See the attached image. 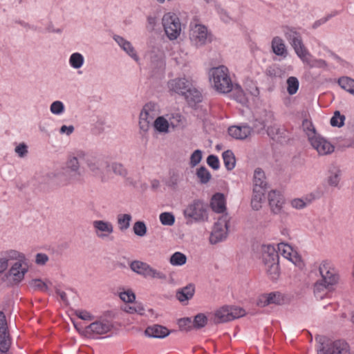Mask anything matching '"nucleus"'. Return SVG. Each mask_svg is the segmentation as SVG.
<instances>
[{
  "instance_id": "obj_26",
  "label": "nucleus",
  "mask_w": 354,
  "mask_h": 354,
  "mask_svg": "<svg viewBox=\"0 0 354 354\" xmlns=\"http://www.w3.org/2000/svg\"><path fill=\"white\" fill-rule=\"evenodd\" d=\"M171 129H175L185 125L186 120L179 112L175 111L166 115Z\"/></svg>"
},
{
  "instance_id": "obj_9",
  "label": "nucleus",
  "mask_w": 354,
  "mask_h": 354,
  "mask_svg": "<svg viewBox=\"0 0 354 354\" xmlns=\"http://www.w3.org/2000/svg\"><path fill=\"white\" fill-rule=\"evenodd\" d=\"M286 38L290 41L297 56L302 59L308 55V50L304 46L301 35L292 28H286L284 30Z\"/></svg>"
},
{
  "instance_id": "obj_33",
  "label": "nucleus",
  "mask_w": 354,
  "mask_h": 354,
  "mask_svg": "<svg viewBox=\"0 0 354 354\" xmlns=\"http://www.w3.org/2000/svg\"><path fill=\"white\" fill-rule=\"evenodd\" d=\"M334 289L326 287L324 283L319 279L314 284V294L317 299H323L328 292Z\"/></svg>"
},
{
  "instance_id": "obj_8",
  "label": "nucleus",
  "mask_w": 354,
  "mask_h": 354,
  "mask_svg": "<svg viewBox=\"0 0 354 354\" xmlns=\"http://www.w3.org/2000/svg\"><path fill=\"white\" fill-rule=\"evenodd\" d=\"M189 39L195 46L205 45L207 41L211 40V34L204 25L195 24L190 25Z\"/></svg>"
},
{
  "instance_id": "obj_49",
  "label": "nucleus",
  "mask_w": 354,
  "mask_h": 354,
  "mask_svg": "<svg viewBox=\"0 0 354 354\" xmlns=\"http://www.w3.org/2000/svg\"><path fill=\"white\" fill-rule=\"evenodd\" d=\"M344 115H341L338 111H336L330 119V124L333 127H342L344 124Z\"/></svg>"
},
{
  "instance_id": "obj_45",
  "label": "nucleus",
  "mask_w": 354,
  "mask_h": 354,
  "mask_svg": "<svg viewBox=\"0 0 354 354\" xmlns=\"http://www.w3.org/2000/svg\"><path fill=\"white\" fill-rule=\"evenodd\" d=\"M133 232L138 236H144L147 234V226L143 221H136L133 227Z\"/></svg>"
},
{
  "instance_id": "obj_29",
  "label": "nucleus",
  "mask_w": 354,
  "mask_h": 354,
  "mask_svg": "<svg viewBox=\"0 0 354 354\" xmlns=\"http://www.w3.org/2000/svg\"><path fill=\"white\" fill-rule=\"evenodd\" d=\"M52 285V283L46 279L45 281L41 279H33L29 282V286L34 290L48 292L50 290V286Z\"/></svg>"
},
{
  "instance_id": "obj_39",
  "label": "nucleus",
  "mask_w": 354,
  "mask_h": 354,
  "mask_svg": "<svg viewBox=\"0 0 354 354\" xmlns=\"http://www.w3.org/2000/svg\"><path fill=\"white\" fill-rule=\"evenodd\" d=\"M187 257L186 256L179 252L174 253L170 257L169 262L172 266H180L186 263Z\"/></svg>"
},
{
  "instance_id": "obj_35",
  "label": "nucleus",
  "mask_w": 354,
  "mask_h": 354,
  "mask_svg": "<svg viewBox=\"0 0 354 354\" xmlns=\"http://www.w3.org/2000/svg\"><path fill=\"white\" fill-rule=\"evenodd\" d=\"M314 199V196L310 194L304 198H295L291 201L290 203L292 207L299 209L306 207L308 205L311 203Z\"/></svg>"
},
{
  "instance_id": "obj_47",
  "label": "nucleus",
  "mask_w": 354,
  "mask_h": 354,
  "mask_svg": "<svg viewBox=\"0 0 354 354\" xmlns=\"http://www.w3.org/2000/svg\"><path fill=\"white\" fill-rule=\"evenodd\" d=\"M192 322L194 329H199L204 327L206 325L207 322V319L204 314L199 313L195 316Z\"/></svg>"
},
{
  "instance_id": "obj_38",
  "label": "nucleus",
  "mask_w": 354,
  "mask_h": 354,
  "mask_svg": "<svg viewBox=\"0 0 354 354\" xmlns=\"http://www.w3.org/2000/svg\"><path fill=\"white\" fill-rule=\"evenodd\" d=\"M131 216L129 214H119L117 218L118 227L120 230H127L130 226Z\"/></svg>"
},
{
  "instance_id": "obj_3",
  "label": "nucleus",
  "mask_w": 354,
  "mask_h": 354,
  "mask_svg": "<svg viewBox=\"0 0 354 354\" xmlns=\"http://www.w3.org/2000/svg\"><path fill=\"white\" fill-rule=\"evenodd\" d=\"M210 82L214 88L221 93H228L233 88L229 70L224 66L213 68L209 72Z\"/></svg>"
},
{
  "instance_id": "obj_50",
  "label": "nucleus",
  "mask_w": 354,
  "mask_h": 354,
  "mask_svg": "<svg viewBox=\"0 0 354 354\" xmlns=\"http://www.w3.org/2000/svg\"><path fill=\"white\" fill-rule=\"evenodd\" d=\"M120 298L124 302L132 303L133 301H134L136 296L131 290H127L120 293Z\"/></svg>"
},
{
  "instance_id": "obj_2",
  "label": "nucleus",
  "mask_w": 354,
  "mask_h": 354,
  "mask_svg": "<svg viewBox=\"0 0 354 354\" xmlns=\"http://www.w3.org/2000/svg\"><path fill=\"white\" fill-rule=\"evenodd\" d=\"M183 216L187 224L203 223L208 221V206L201 199H194L183 209Z\"/></svg>"
},
{
  "instance_id": "obj_57",
  "label": "nucleus",
  "mask_w": 354,
  "mask_h": 354,
  "mask_svg": "<svg viewBox=\"0 0 354 354\" xmlns=\"http://www.w3.org/2000/svg\"><path fill=\"white\" fill-rule=\"evenodd\" d=\"M111 168L113 172L116 174L124 176L127 174L126 169L123 167V166L121 164H113Z\"/></svg>"
},
{
  "instance_id": "obj_28",
  "label": "nucleus",
  "mask_w": 354,
  "mask_h": 354,
  "mask_svg": "<svg viewBox=\"0 0 354 354\" xmlns=\"http://www.w3.org/2000/svg\"><path fill=\"white\" fill-rule=\"evenodd\" d=\"M195 292L194 286L192 284H189L187 286L180 288L176 292V298L178 300L183 303L188 301L194 296Z\"/></svg>"
},
{
  "instance_id": "obj_5",
  "label": "nucleus",
  "mask_w": 354,
  "mask_h": 354,
  "mask_svg": "<svg viewBox=\"0 0 354 354\" xmlns=\"http://www.w3.org/2000/svg\"><path fill=\"white\" fill-rule=\"evenodd\" d=\"M162 24L165 32L170 40L176 39L181 32V24L179 18L173 13L168 12L163 15Z\"/></svg>"
},
{
  "instance_id": "obj_16",
  "label": "nucleus",
  "mask_w": 354,
  "mask_h": 354,
  "mask_svg": "<svg viewBox=\"0 0 354 354\" xmlns=\"http://www.w3.org/2000/svg\"><path fill=\"white\" fill-rule=\"evenodd\" d=\"M95 235L101 239L109 237L113 232V225L109 221L95 220L93 222Z\"/></svg>"
},
{
  "instance_id": "obj_60",
  "label": "nucleus",
  "mask_w": 354,
  "mask_h": 354,
  "mask_svg": "<svg viewBox=\"0 0 354 354\" xmlns=\"http://www.w3.org/2000/svg\"><path fill=\"white\" fill-rule=\"evenodd\" d=\"M48 261V257L46 254L38 253L36 255L35 262L38 265H44Z\"/></svg>"
},
{
  "instance_id": "obj_4",
  "label": "nucleus",
  "mask_w": 354,
  "mask_h": 354,
  "mask_svg": "<svg viewBox=\"0 0 354 354\" xmlns=\"http://www.w3.org/2000/svg\"><path fill=\"white\" fill-rule=\"evenodd\" d=\"M319 281L326 287L335 289L339 281V274L335 266L328 261H322L319 266Z\"/></svg>"
},
{
  "instance_id": "obj_42",
  "label": "nucleus",
  "mask_w": 354,
  "mask_h": 354,
  "mask_svg": "<svg viewBox=\"0 0 354 354\" xmlns=\"http://www.w3.org/2000/svg\"><path fill=\"white\" fill-rule=\"evenodd\" d=\"M69 63L74 68H80L84 64V57L79 53H73L70 57Z\"/></svg>"
},
{
  "instance_id": "obj_24",
  "label": "nucleus",
  "mask_w": 354,
  "mask_h": 354,
  "mask_svg": "<svg viewBox=\"0 0 354 354\" xmlns=\"http://www.w3.org/2000/svg\"><path fill=\"white\" fill-rule=\"evenodd\" d=\"M145 334L151 337L163 338L169 334V331L167 328L160 325H153L146 328Z\"/></svg>"
},
{
  "instance_id": "obj_63",
  "label": "nucleus",
  "mask_w": 354,
  "mask_h": 354,
  "mask_svg": "<svg viewBox=\"0 0 354 354\" xmlns=\"http://www.w3.org/2000/svg\"><path fill=\"white\" fill-rule=\"evenodd\" d=\"M8 259L1 258L0 259V273L3 272L8 268Z\"/></svg>"
},
{
  "instance_id": "obj_15",
  "label": "nucleus",
  "mask_w": 354,
  "mask_h": 354,
  "mask_svg": "<svg viewBox=\"0 0 354 354\" xmlns=\"http://www.w3.org/2000/svg\"><path fill=\"white\" fill-rule=\"evenodd\" d=\"M192 82L185 77H177L169 80L167 86L169 92L184 96L188 88H190Z\"/></svg>"
},
{
  "instance_id": "obj_54",
  "label": "nucleus",
  "mask_w": 354,
  "mask_h": 354,
  "mask_svg": "<svg viewBox=\"0 0 354 354\" xmlns=\"http://www.w3.org/2000/svg\"><path fill=\"white\" fill-rule=\"evenodd\" d=\"M77 318L84 321L91 322L94 319V316L91 315L90 311H74Z\"/></svg>"
},
{
  "instance_id": "obj_25",
  "label": "nucleus",
  "mask_w": 354,
  "mask_h": 354,
  "mask_svg": "<svg viewBox=\"0 0 354 354\" xmlns=\"http://www.w3.org/2000/svg\"><path fill=\"white\" fill-rule=\"evenodd\" d=\"M111 325L108 322L98 321L91 323L88 326V330L97 335L105 334L111 330Z\"/></svg>"
},
{
  "instance_id": "obj_62",
  "label": "nucleus",
  "mask_w": 354,
  "mask_h": 354,
  "mask_svg": "<svg viewBox=\"0 0 354 354\" xmlns=\"http://www.w3.org/2000/svg\"><path fill=\"white\" fill-rule=\"evenodd\" d=\"M55 291L56 292V294L57 295L59 296L61 300L64 302V303H66L67 304L68 303V300H67V297H66V294L65 292L61 290L58 286H55Z\"/></svg>"
},
{
  "instance_id": "obj_27",
  "label": "nucleus",
  "mask_w": 354,
  "mask_h": 354,
  "mask_svg": "<svg viewBox=\"0 0 354 354\" xmlns=\"http://www.w3.org/2000/svg\"><path fill=\"white\" fill-rule=\"evenodd\" d=\"M67 168L71 169L70 183L79 181L81 180V174L79 171V162L77 158L73 157L67 162Z\"/></svg>"
},
{
  "instance_id": "obj_41",
  "label": "nucleus",
  "mask_w": 354,
  "mask_h": 354,
  "mask_svg": "<svg viewBox=\"0 0 354 354\" xmlns=\"http://www.w3.org/2000/svg\"><path fill=\"white\" fill-rule=\"evenodd\" d=\"M264 192H254L251 201V205L254 209L258 210L261 207V202L264 196Z\"/></svg>"
},
{
  "instance_id": "obj_51",
  "label": "nucleus",
  "mask_w": 354,
  "mask_h": 354,
  "mask_svg": "<svg viewBox=\"0 0 354 354\" xmlns=\"http://www.w3.org/2000/svg\"><path fill=\"white\" fill-rule=\"evenodd\" d=\"M233 92V94L234 95V97L236 100L239 102H243L244 100V92L243 89L239 86V85L233 84V88L231 91Z\"/></svg>"
},
{
  "instance_id": "obj_10",
  "label": "nucleus",
  "mask_w": 354,
  "mask_h": 354,
  "mask_svg": "<svg viewBox=\"0 0 354 354\" xmlns=\"http://www.w3.org/2000/svg\"><path fill=\"white\" fill-rule=\"evenodd\" d=\"M308 140L319 155L324 156L331 153L334 151L333 145L324 138L311 131L308 134Z\"/></svg>"
},
{
  "instance_id": "obj_34",
  "label": "nucleus",
  "mask_w": 354,
  "mask_h": 354,
  "mask_svg": "<svg viewBox=\"0 0 354 354\" xmlns=\"http://www.w3.org/2000/svg\"><path fill=\"white\" fill-rule=\"evenodd\" d=\"M301 60L310 68H324L326 66V63L324 60L314 58L310 53H308V56H305Z\"/></svg>"
},
{
  "instance_id": "obj_48",
  "label": "nucleus",
  "mask_w": 354,
  "mask_h": 354,
  "mask_svg": "<svg viewBox=\"0 0 354 354\" xmlns=\"http://www.w3.org/2000/svg\"><path fill=\"white\" fill-rule=\"evenodd\" d=\"M159 218L161 223L165 225H172L175 222L174 216L169 212L160 214Z\"/></svg>"
},
{
  "instance_id": "obj_64",
  "label": "nucleus",
  "mask_w": 354,
  "mask_h": 354,
  "mask_svg": "<svg viewBox=\"0 0 354 354\" xmlns=\"http://www.w3.org/2000/svg\"><path fill=\"white\" fill-rule=\"evenodd\" d=\"M74 128L73 126L67 127L66 125H63L60 129V132L62 133H66L67 135H70L73 133Z\"/></svg>"
},
{
  "instance_id": "obj_44",
  "label": "nucleus",
  "mask_w": 354,
  "mask_h": 354,
  "mask_svg": "<svg viewBox=\"0 0 354 354\" xmlns=\"http://www.w3.org/2000/svg\"><path fill=\"white\" fill-rule=\"evenodd\" d=\"M287 91L290 95H293L297 93L299 88V81L295 77H290L287 80Z\"/></svg>"
},
{
  "instance_id": "obj_36",
  "label": "nucleus",
  "mask_w": 354,
  "mask_h": 354,
  "mask_svg": "<svg viewBox=\"0 0 354 354\" xmlns=\"http://www.w3.org/2000/svg\"><path fill=\"white\" fill-rule=\"evenodd\" d=\"M342 88L354 95V80L348 77H342L338 80Z\"/></svg>"
},
{
  "instance_id": "obj_46",
  "label": "nucleus",
  "mask_w": 354,
  "mask_h": 354,
  "mask_svg": "<svg viewBox=\"0 0 354 354\" xmlns=\"http://www.w3.org/2000/svg\"><path fill=\"white\" fill-rule=\"evenodd\" d=\"M196 175L201 183H207L211 178L209 171L204 167H201L197 170Z\"/></svg>"
},
{
  "instance_id": "obj_23",
  "label": "nucleus",
  "mask_w": 354,
  "mask_h": 354,
  "mask_svg": "<svg viewBox=\"0 0 354 354\" xmlns=\"http://www.w3.org/2000/svg\"><path fill=\"white\" fill-rule=\"evenodd\" d=\"M184 97L191 106H194L196 104L201 102L203 99L201 93L194 87L192 82L191 83L190 88H188L186 91Z\"/></svg>"
},
{
  "instance_id": "obj_18",
  "label": "nucleus",
  "mask_w": 354,
  "mask_h": 354,
  "mask_svg": "<svg viewBox=\"0 0 354 354\" xmlns=\"http://www.w3.org/2000/svg\"><path fill=\"white\" fill-rule=\"evenodd\" d=\"M284 201V198L279 192L272 190L269 192V205L274 214H278L281 211Z\"/></svg>"
},
{
  "instance_id": "obj_55",
  "label": "nucleus",
  "mask_w": 354,
  "mask_h": 354,
  "mask_svg": "<svg viewBox=\"0 0 354 354\" xmlns=\"http://www.w3.org/2000/svg\"><path fill=\"white\" fill-rule=\"evenodd\" d=\"M207 163L214 169H218L219 168L218 158L214 155H210L207 157Z\"/></svg>"
},
{
  "instance_id": "obj_37",
  "label": "nucleus",
  "mask_w": 354,
  "mask_h": 354,
  "mask_svg": "<svg viewBox=\"0 0 354 354\" xmlns=\"http://www.w3.org/2000/svg\"><path fill=\"white\" fill-rule=\"evenodd\" d=\"M222 156L226 169L227 170L233 169L236 165V159L233 152L230 150H227L223 153Z\"/></svg>"
},
{
  "instance_id": "obj_21",
  "label": "nucleus",
  "mask_w": 354,
  "mask_h": 354,
  "mask_svg": "<svg viewBox=\"0 0 354 354\" xmlns=\"http://www.w3.org/2000/svg\"><path fill=\"white\" fill-rule=\"evenodd\" d=\"M254 192H266L267 188V181L264 171L257 168L254 173Z\"/></svg>"
},
{
  "instance_id": "obj_11",
  "label": "nucleus",
  "mask_w": 354,
  "mask_h": 354,
  "mask_svg": "<svg viewBox=\"0 0 354 354\" xmlns=\"http://www.w3.org/2000/svg\"><path fill=\"white\" fill-rule=\"evenodd\" d=\"M156 104L152 102L146 104L140 114L139 126L142 131H147L149 129L151 122L157 115Z\"/></svg>"
},
{
  "instance_id": "obj_30",
  "label": "nucleus",
  "mask_w": 354,
  "mask_h": 354,
  "mask_svg": "<svg viewBox=\"0 0 354 354\" xmlns=\"http://www.w3.org/2000/svg\"><path fill=\"white\" fill-rule=\"evenodd\" d=\"M153 125L156 131L163 133H168L169 128H171L166 115L157 117L154 120Z\"/></svg>"
},
{
  "instance_id": "obj_7",
  "label": "nucleus",
  "mask_w": 354,
  "mask_h": 354,
  "mask_svg": "<svg viewBox=\"0 0 354 354\" xmlns=\"http://www.w3.org/2000/svg\"><path fill=\"white\" fill-rule=\"evenodd\" d=\"M230 217L227 214L221 216L214 224L211 233L209 241L211 243L216 244L226 239L229 232Z\"/></svg>"
},
{
  "instance_id": "obj_13",
  "label": "nucleus",
  "mask_w": 354,
  "mask_h": 354,
  "mask_svg": "<svg viewBox=\"0 0 354 354\" xmlns=\"http://www.w3.org/2000/svg\"><path fill=\"white\" fill-rule=\"evenodd\" d=\"M318 354H351L350 346L344 340H336L327 344L318 350Z\"/></svg>"
},
{
  "instance_id": "obj_20",
  "label": "nucleus",
  "mask_w": 354,
  "mask_h": 354,
  "mask_svg": "<svg viewBox=\"0 0 354 354\" xmlns=\"http://www.w3.org/2000/svg\"><path fill=\"white\" fill-rule=\"evenodd\" d=\"M212 209L216 213H224L226 210V199L224 194L216 193L210 201Z\"/></svg>"
},
{
  "instance_id": "obj_19",
  "label": "nucleus",
  "mask_w": 354,
  "mask_h": 354,
  "mask_svg": "<svg viewBox=\"0 0 354 354\" xmlns=\"http://www.w3.org/2000/svg\"><path fill=\"white\" fill-rule=\"evenodd\" d=\"M245 315V311H216L214 322L216 323L230 322Z\"/></svg>"
},
{
  "instance_id": "obj_53",
  "label": "nucleus",
  "mask_w": 354,
  "mask_h": 354,
  "mask_svg": "<svg viewBox=\"0 0 354 354\" xmlns=\"http://www.w3.org/2000/svg\"><path fill=\"white\" fill-rule=\"evenodd\" d=\"M64 104L60 101H55L50 105V111L54 114H60L64 111Z\"/></svg>"
},
{
  "instance_id": "obj_14",
  "label": "nucleus",
  "mask_w": 354,
  "mask_h": 354,
  "mask_svg": "<svg viewBox=\"0 0 354 354\" xmlns=\"http://www.w3.org/2000/svg\"><path fill=\"white\" fill-rule=\"evenodd\" d=\"M11 344V340L8 329V324L3 311H0V351H8Z\"/></svg>"
},
{
  "instance_id": "obj_17",
  "label": "nucleus",
  "mask_w": 354,
  "mask_h": 354,
  "mask_svg": "<svg viewBox=\"0 0 354 354\" xmlns=\"http://www.w3.org/2000/svg\"><path fill=\"white\" fill-rule=\"evenodd\" d=\"M28 268L26 261H17L10 268L9 276L13 281L19 283L24 279L25 274L28 272Z\"/></svg>"
},
{
  "instance_id": "obj_43",
  "label": "nucleus",
  "mask_w": 354,
  "mask_h": 354,
  "mask_svg": "<svg viewBox=\"0 0 354 354\" xmlns=\"http://www.w3.org/2000/svg\"><path fill=\"white\" fill-rule=\"evenodd\" d=\"M178 325L180 330L189 331L194 329L193 322L189 317L181 318L178 320Z\"/></svg>"
},
{
  "instance_id": "obj_32",
  "label": "nucleus",
  "mask_w": 354,
  "mask_h": 354,
  "mask_svg": "<svg viewBox=\"0 0 354 354\" xmlns=\"http://www.w3.org/2000/svg\"><path fill=\"white\" fill-rule=\"evenodd\" d=\"M114 39L119 46L127 52V53H128L134 59H138L137 55L130 42L126 41L124 38L120 36H116Z\"/></svg>"
},
{
  "instance_id": "obj_31",
  "label": "nucleus",
  "mask_w": 354,
  "mask_h": 354,
  "mask_svg": "<svg viewBox=\"0 0 354 354\" xmlns=\"http://www.w3.org/2000/svg\"><path fill=\"white\" fill-rule=\"evenodd\" d=\"M272 49L277 55L286 57L287 50L283 39L279 37H274L272 40Z\"/></svg>"
},
{
  "instance_id": "obj_12",
  "label": "nucleus",
  "mask_w": 354,
  "mask_h": 354,
  "mask_svg": "<svg viewBox=\"0 0 354 354\" xmlns=\"http://www.w3.org/2000/svg\"><path fill=\"white\" fill-rule=\"evenodd\" d=\"M288 301L286 296L279 292L262 294L257 298L256 303L259 307L263 308L270 304L282 305Z\"/></svg>"
},
{
  "instance_id": "obj_58",
  "label": "nucleus",
  "mask_w": 354,
  "mask_h": 354,
  "mask_svg": "<svg viewBox=\"0 0 354 354\" xmlns=\"http://www.w3.org/2000/svg\"><path fill=\"white\" fill-rule=\"evenodd\" d=\"M15 152L20 157H24L27 153V146L24 143H21L15 148Z\"/></svg>"
},
{
  "instance_id": "obj_56",
  "label": "nucleus",
  "mask_w": 354,
  "mask_h": 354,
  "mask_svg": "<svg viewBox=\"0 0 354 354\" xmlns=\"http://www.w3.org/2000/svg\"><path fill=\"white\" fill-rule=\"evenodd\" d=\"M9 259H16L17 261H26L25 257L23 254L18 252L15 250H11L8 253V258Z\"/></svg>"
},
{
  "instance_id": "obj_6",
  "label": "nucleus",
  "mask_w": 354,
  "mask_h": 354,
  "mask_svg": "<svg viewBox=\"0 0 354 354\" xmlns=\"http://www.w3.org/2000/svg\"><path fill=\"white\" fill-rule=\"evenodd\" d=\"M130 268L132 271L140 274L145 278H151L165 280L167 279V276L162 272L159 271L152 268L149 264L136 260L133 261L130 265Z\"/></svg>"
},
{
  "instance_id": "obj_22",
  "label": "nucleus",
  "mask_w": 354,
  "mask_h": 354,
  "mask_svg": "<svg viewBox=\"0 0 354 354\" xmlns=\"http://www.w3.org/2000/svg\"><path fill=\"white\" fill-rule=\"evenodd\" d=\"M252 133V129L247 125L232 126L228 128V133L235 139L243 140L248 138Z\"/></svg>"
},
{
  "instance_id": "obj_40",
  "label": "nucleus",
  "mask_w": 354,
  "mask_h": 354,
  "mask_svg": "<svg viewBox=\"0 0 354 354\" xmlns=\"http://www.w3.org/2000/svg\"><path fill=\"white\" fill-rule=\"evenodd\" d=\"M341 171L337 168H334L329 171L328 176V183L330 186L336 187L340 180Z\"/></svg>"
},
{
  "instance_id": "obj_1",
  "label": "nucleus",
  "mask_w": 354,
  "mask_h": 354,
  "mask_svg": "<svg viewBox=\"0 0 354 354\" xmlns=\"http://www.w3.org/2000/svg\"><path fill=\"white\" fill-rule=\"evenodd\" d=\"M277 249L278 252L272 245L265 246L262 256L266 272L272 280L279 276L278 252L296 266L301 268L304 266L301 257L290 245L280 243L277 245Z\"/></svg>"
},
{
  "instance_id": "obj_61",
  "label": "nucleus",
  "mask_w": 354,
  "mask_h": 354,
  "mask_svg": "<svg viewBox=\"0 0 354 354\" xmlns=\"http://www.w3.org/2000/svg\"><path fill=\"white\" fill-rule=\"evenodd\" d=\"M178 183V176L176 174H173L170 178L167 180V185L171 187H175Z\"/></svg>"
},
{
  "instance_id": "obj_52",
  "label": "nucleus",
  "mask_w": 354,
  "mask_h": 354,
  "mask_svg": "<svg viewBox=\"0 0 354 354\" xmlns=\"http://www.w3.org/2000/svg\"><path fill=\"white\" fill-rule=\"evenodd\" d=\"M202 159V152L197 149L193 152L190 158V165L192 167L197 165Z\"/></svg>"
},
{
  "instance_id": "obj_59",
  "label": "nucleus",
  "mask_w": 354,
  "mask_h": 354,
  "mask_svg": "<svg viewBox=\"0 0 354 354\" xmlns=\"http://www.w3.org/2000/svg\"><path fill=\"white\" fill-rule=\"evenodd\" d=\"M302 125H303L304 131H306L308 137V134L310 133V132H311V131L316 132L313 124H312L311 122L308 121V120H304Z\"/></svg>"
}]
</instances>
